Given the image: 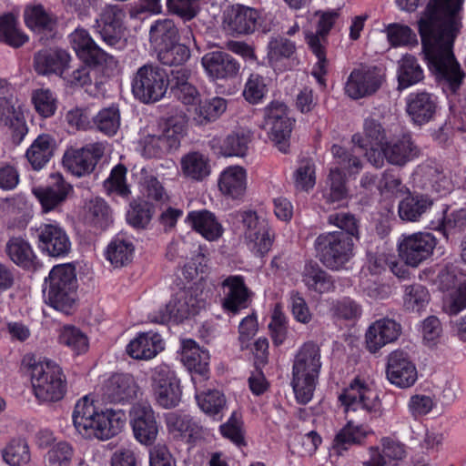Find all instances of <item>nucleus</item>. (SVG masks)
<instances>
[{
	"mask_svg": "<svg viewBox=\"0 0 466 466\" xmlns=\"http://www.w3.org/2000/svg\"><path fill=\"white\" fill-rule=\"evenodd\" d=\"M462 4L463 0H431L418 20L429 70L451 93L459 89L465 76L452 50L461 25Z\"/></svg>",
	"mask_w": 466,
	"mask_h": 466,
	"instance_id": "nucleus-1",
	"label": "nucleus"
},
{
	"mask_svg": "<svg viewBox=\"0 0 466 466\" xmlns=\"http://www.w3.org/2000/svg\"><path fill=\"white\" fill-rule=\"evenodd\" d=\"M76 432L87 440H108L118 434L126 426L127 415L121 409L102 410L94 398L84 396L75 405L72 413Z\"/></svg>",
	"mask_w": 466,
	"mask_h": 466,
	"instance_id": "nucleus-2",
	"label": "nucleus"
},
{
	"mask_svg": "<svg viewBox=\"0 0 466 466\" xmlns=\"http://www.w3.org/2000/svg\"><path fill=\"white\" fill-rule=\"evenodd\" d=\"M27 367L33 392L35 399L42 403H52L61 400L67 389L66 378L62 368L48 359L36 360L27 355L23 360Z\"/></svg>",
	"mask_w": 466,
	"mask_h": 466,
	"instance_id": "nucleus-3",
	"label": "nucleus"
},
{
	"mask_svg": "<svg viewBox=\"0 0 466 466\" xmlns=\"http://www.w3.org/2000/svg\"><path fill=\"white\" fill-rule=\"evenodd\" d=\"M321 366L319 346L312 342L303 344L296 353L292 365L291 385L299 403L307 404L312 400Z\"/></svg>",
	"mask_w": 466,
	"mask_h": 466,
	"instance_id": "nucleus-4",
	"label": "nucleus"
},
{
	"mask_svg": "<svg viewBox=\"0 0 466 466\" xmlns=\"http://www.w3.org/2000/svg\"><path fill=\"white\" fill-rule=\"evenodd\" d=\"M76 287L75 268L70 264L56 265L45 279L44 294L51 307L70 314L76 306Z\"/></svg>",
	"mask_w": 466,
	"mask_h": 466,
	"instance_id": "nucleus-5",
	"label": "nucleus"
},
{
	"mask_svg": "<svg viewBox=\"0 0 466 466\" xmlns=\"http://www.w3.org/2000/svg\"><path fill=\"white\" fill-rule=\"evenodd\" d=\"M331 153L335 159V167L330 168L329 187L325 189L323 197L328 204L337 208L345 206L348 202L344 177L359 173L362 163L353 154L338 145L331 147Z\"/></svg>",
	"mask_w": 466,
	"mask_h": 466,
	"instance_id": "nucleus-6",
	"label": "nucleus"
},
{
	"mask_svg": "<svg viewBox=\"0 0 466 466\" xmlns=\"http://www.w3.org/2000/svg\"><path fill=\"white\" fill-rule=\"evenodd\" d=\"M208 298V292L204 290L202 284H195L177 292L165 308L149 317L150 320L161 324L170 320L183 321L205 309Z\"/></svg>",
	"mask_w": 466,
	"mask_h": 466,
	"instance_id": "nucleus-7",
	"label": "nucleus"
},
{
	"mask_svg": "<svg viewBox=\"0 0 466 466\" xmlns=\"http://www.w3.org/2000/svg\"><path fill=\"white\" fill-rule=\"evenodd\" d=\"M339 401L345 413L363 412L369 420L383 414L380 394L373 384L362 378H355L339 395Z\"/></svg>",
	"mask_w": 466,
	"mask_h": 466,
	"instance_id": "nucleus-8",
	"label": "nucleus"
},
{
	"mask_svg": "<svg viewBox=\"0 0 466 466\" xmlns=\"http://www.w3.org/2000/svg\"><path fill=\"white\" fill-rule=\"evenodd\" d=\"M150 391L155 403L162 409H173L179 405L182 386L176 370L167 364H159L149 370Z\"/></svg>",
	"mask_w": 466,
	"mask_h": 466,
	"instance_id": "nucleus-9",
	"label": "nucleus"
},
{
	"mask_svg": "<svg viewBox=\"0 0 466 466\" xmlns=\"http://www.w3.org/2000/svg\"><path fill=\"white\" fill-rule=\"evenodd\" d=\"M352 238L342 231L323 233L315 240V248L320 261L329 269L345 268L353 257Z\"/></svg>",
	"mask_w": 466,
	"mask_h": 466,
	"instance_id": "nucleus-10",
	"label": "nucleus"
},
{
	"mask_svg": "<svg viewBox=\"0 0 466 466\" xmlns=\"http://www.w3.org/2000/svg\"><path fill=\"white\" fill-rule=\"evenodd\" d=\"M339 15L340 9L317 11L315 13V16L318 18L317 32L306 36L307 43L317 59L312 67L311 75L323 88L326 86L325 76L328 73V61L321 38H324L329 33Z\"/></svg>",
	"mask_w": 466,
	"mask_h": 466,
	"instance_id": "nucleus-11",
	"label": "nucleus"
},
{
	"mask_svg": "<svg viewBox=\"0 0 466 466\" xmlns=\"http://www.w3.org/2000/svg\"><path fill=\"white\" fill-rule=\"evenodd\" d=\"M167 72L157 65L139 67L132 80V92L143 103L159 101L168 88Z\"/></svg>",
	"mask_w": 466,
	"mask_h": 466,
	"instance_id": "nucleus-12",
	"label": "nucleus"
},
{
	"mask_svg": "<svg viewBox=\"0 0 466 466\" xmlns=\"http://www.w3.org/2000/svg\"><path fill=\"white\" fill-rule=\"evenodd\" d=\"M288 106L280 101H273L264 108L263 127L279 151L287 153L293 127Z\"/></svg>",
	"mask_w": 466,
	"mask_h": 466,
	"instance_id": "nucleus-13",
	"label": "nucleus"
},
{
	"mask_svg": "<svg viewBox=\"0 0 466 466\" xmlns=\"http://www.w3.org/2000/svg\"><path fill=\"white\" fill-rule=\"evenodd\" d=\"M238 217L242 223L243 235L248 248L259 256L267 254L272 247L274 237L268 220L252 210L240 211Z\"/></svg>",
	"mask_w": 466,
	"mask_h": 466,
	"instance_id": "nucleus-14",
	"label": "nucleus"
},
{
	"mask_svg": "<svg viewBox=\"0 0 466 466\" xmlns=\"http://www.w3.org/2000/svg\"><path fill=\"white\" fill-rule=\"evenodd\" d=\"M32 230L41 252L50 257L64 258L71 250L70 238L57 221L48 219Z\"/></svg>",
	"mask_w": 466,
	"mask_h": 466,
	"instance_id": "nucleus-15",
	"label": "nucleus"
},
{
	"mask_svg": "<svg viewBox=\"0 0 466 466\" xmlns=\"http://www.w3.org/2000/svg\"><path fill=\"white\" fill-rule=\"evenodd\" d=\"M437 243L436 237L429 232L402 235L398 243L400 258L406 265L417 268L432 256Z\"/></svg>",
	"mask_w": 466,
	"mask_h": 466,
	"instance_id": "nucleus-16",
	"label": "nucleus"
},
{
	"mask_svg": "<svg viewBox=\"0 0 466 466\" xmlns=\"http://www.w3.org/2000/svg\"><path fill=\"white\" fill-rule=\"evenodd\" d=\"M125 11L116 5H106L96 19L95 31L109 46L120 49L125 46Z\"/></svg>",
	"mask_w": 466,
	"mask_h": 466,
	"instance_id": "nucleus-17",
	"label": "nucleus"
},
{
	"mask_svg": "<svg viewBox=\"0 0 466 466\" xmlns=\"http://www.w3.org/2000/svg\"><path fill=\"white\" fill-rule=\"evenodd\" d=\"M7 84L0 79V125L7 127L13 141L20 144L28 132L22 105L12 96H6Z\"/></svg>",
	"mask_w": 466,
	"mask_h": 466,
	"instance_id": "nucleus-18",
	"label": "nucleus"
},
{
	"mask_svg": "<svg viewBox=\"0 0 466 466\" xmlns=\"http://www.w3.org/2000/svg\"><path fill=\"white\" fill-rule=\"evenodd\" d=\"M129 423L135 439L142 445L150 446L156 441L159 426L155 411L147 402L134 404L129 411Z\"/></svg>",
	"mask_w": 466,
	"mask_h": 466,
	"instance_id": "nucleus-19",
	"label": "nucleus"
},
{
	"mask_svg": "<svg viewBox=\"0 0 466 466\" xmlns=\"http://www.w3.org/2000/svg\"><path fill=\"white\" fill-rule=\"evenodd\" d=\"M102 144L94 143L83 147H69L63 156V167L76 177H83L93 171L97 160L102 157Z\"/></svg>",
	"mask_w": 466,
	"mask_h": 466,
	"instance_id": "nucleus-20",
	"label": "nucleus"
},
{
	"mask_svg": "<svg viewBox=\"0 0 466 466\" xmlns=\"http://www.w3.org/2000/svg\"><path fill=\"white\" fill-rule=\"evenodd\" d=\"M386 377L390 384L399 389H409L418 380V370L409 353L394 350L388 357Z\"/></svg>",
	"mask_w": 466,
	"mask_h": 466,
	"instance_id": "nucleus-21",
	"label": "nucleus"
},
{
	"mask_svg": "<svg viewBox=\"0 0 466 466\" xmlns=\"http://www.w3.org/2000/svg\"><path fill=\"white\" fill-rule=\"evenodd\" d=\"M418 155V149L413 145L410 136H402L387 141L378 155L370 157V163L377 167L383 166L384 159L396 166H403Z\"/></svg>",
	"mask_w": 466,
	"mask_h": 466,
	"instance_id": "nucleus-22",
	"label": "nucleus"
},
{
	"mask_svg": "<svg viewBox=\"0 0 466 466\" xmlns=\"http://www.w3.org/2000/svg\"><path fill=\"white\" fill-rule=\"evenodd\" d=\"M180 360L191 373V380L195 386L202 383L209 377V353L200 348L192 339L181 341Z\"/></svg>",
	"mask_w": 466,
	"mask_h": 466,
	"instance_id": "nucleus-23",
	"label": "nucleus"
},
{
	"mask_svg": "<svg viewBox=\"0 0 466 466\" xmlns=\"http://www.w3.org/2000/svg\"><path fill=\"white\" fill-rule=\"evenodd\" d=\"M72 192L73 187L59 173L50 176V182L47 186L33 188V194L40 202L44 213L58 208Z\"/></svg>",
	"mask_w": 466,
	"mask_h": 466,
	"instance_id": "nucleus-24",
	"label": "nucleus"
},
{
	"mask_svg": "<svg viewBox=\"0 0 466 466\" xmlns=\"http://www.w3.org/2000/svg\"><path fill=\"white\" fill-rule=\"evenodd\" d=\"M382 76L376 68L353 69L344 86L345 94L352 99H360L375 93L380 86Z\"/></svg>",
	"mask_w": 466,
	"mask_h": 466,
	"instance_id": "nucleus-25",
	"label": "nucleus"
},
{
	"mask_svg": "<svg viewBox=\"0 0 466 466\" xmlns=\"http://www.w3.org/2000/svg\"><path fill=\"white\" fill-rule=\"evenodd\" d=\"M413 176L414 181L423 189L440 197L447 196L454 188L451 174L444 172L437 165L422 164L417 167Z\"/></svg>",
	"mask_w": 466,
	"mask_h": 466,
	"instance_id": "nucleus-26",
	"label": "nucleus"
},
{
	"mask_svg": "<svg viewBox=\"0 0 466 466\" xmlns=\"http://www.w3.org/2000/svg\"><path fill=\"white\" fill-rule=\"evenodd\" d=\"M201 65L211 81L228 80L235 77L239 71V64L228 53L211 51L201 58Z\"/></svg>",
	"mask_w": 466,
	"mask_h": 466,
	"instance_id": "nucleus-27",
	"label": "nucleus"
},
{
	"mask_svg": "<svg viewBox=\"0 0 466 466\" xmlns=\"http://www.w3.org/2000/svg\"><path fill=\"white\" fill-rule=\"evenodd\" d=\"M221 288L222 307L225 311L235 315L248 307L250 292L242 276H228L222 281Z\"/></svg>",
	"mask_w": 466,
	"mask_h": 466,
	"instance_id": "nucleus-28",
	"label": "nucleus"
},
{
	"mask_svg": "<svg viewBox=\"0 0 466 466\" xmlns=\"http://www.w3.org/2000/svg\"><path fill=\"white\" fill-rule=\"evenodd\" d=\"M400 334V326L391 319H380L371 323L365 333V343L371 353L396 340Z\"/></svg>",
	"mask_w": 466,
	"mask_h": 466,
	"instance_id": "nucleus-29",
	"label": "nucleus"
},
{
	"mask_svg": "<svg viewBox=\"0 0 466 466\" xmlns=\"http://www.w3.org/2000/svg\"><path fill=\"white\" fill-rule=\"evenodd\" d=\"M387 134L381 123L374 118H367L363 126V134H355L352 142L355 146L365 151L368 160L370 157L378 155L380 147L387 143Z\"/></svg>",
	"mask_w": 466,
	"mask_h": 466,
	"instance_id": "nucleus-30",
	"label": "nucleus"
},
{
	"mask_svg": "<svg viewBox=\"0 0 466 466\" xmlns=\"http://www.w3.org/2000/svg\"><path fill=\"white\" fill-rule=\"evenodd\" d=\"M258 19V12L250 7L235 5L224 14L223 25L232 35H244L253 32Z\"/></svg>",
	"mask_w": 466,
	"mask_h": 466,
	"instance_id": "nucleus-31",
	"label": "nucleus"
},
{
	"mask_svg": "<svg viewBox=\"0 0 466 466\" xmlns=\"http://www.w3.org/2000/svg\"><path fill=\"white\" fill-rule=\"evenodd\" d=\"M165 344L161 335L149 330L140 332L126 347V352L134 360H149L164 350Z\"/></svg>",
	"mask_w": 466,
	"mask_h": 466,
	"instance_id": "nucleus-32",
	"label": "nucleus"
},
{
	"mask_svg": "<svg viewBox=\"0 0 466 466\" xmlns=\"http://www.w3.org/2000/svg\"><path fill=\"white\" fill-rule=\"evenodd\" d=\"M437 97L428 92H413L406 98V111L416 125L430 122L437 110Z\"/></svg>",
	"mask_w": 466,
	"mask_h": 466,
	"instance_id": "nucleus-33",
	"label": "nucleus"
},
{
	"mask_svg": "<svg viewBox=\"0 0 466 466\" xmlns=\"http://www.w3.org/2000/svg\"><path fill=\"white\" fill-rule=\"evenodd\" d=\"M70 55L62 49H48L39 51L35 56L34 66L39 75H56L62 78L70 68Z\"/></svg>",
	"mask_w": 466,
	"mask_h": 466,
	"instance_id": "nucleus-34",
	"label": "nucleus"
},
{
	"mask_svg": "<svg viewBox=\"0 0 466 466\" xmlns=\"http://www.w3.org/2000/svg\"><path fill=\"white\" fill-rule=\"evenodd\" d=\"M251 141L248 130L238 129L226 137H215L210 140L211 147L224 157H244Z\"/></svg>",
	"mask_w": 466,
	"mask_h": 466,
	"instance_id": "nucleus-35",
	"label": "nucleus"
},
{
	"mask_svg": "<svg viewBox=\"0 0 466 466\" xmlns=\"http://www.w3.org/2000/svg\"><path fill=\"white\" fill-rule=\"evenodd\" d=\"M218 184L223 196L231 199H240L247 190V171L240 166L228 167L220 173Z\"/></svg>",
	"mask_w": 466,
	"mask_h": 466,
	"instance_id": "nucleus-36",
	"label": "nucleus"
},
{
	"mask_svg": "<svg viewBox=\"0 0 466 466\" xmlns=\"http://www.w3.org/2000/svg\"><path fill=\"white\" fill-rule=\"evenodd\" d=\"M371 434L373 431L370 426L349 420L336 434L332 451L338 455H342L352 445L361 444Z\"/></svg>",
	"mask_w": 466,
	"mask_h": 466,
	"instance_id": "nucleus-37",
	"label": "nucleus"
},
{
	"mask_svg": "<svg viewBox=\"0 0 466 466\" xmlns=\"http://www.w3.org/2000/svg\"><path fill=\"white\" fill-rule=\"evenodd\" d=\"M164 419L167 431L175 439L193 442L201 435V427L187 414L172 411Z\"/></svg>",
	"mask_w": 466,
	"mask_h": 466,
	"instance_id": "nucleus-38",
	"label": "nucleus"
},
{
	"mask_svg": "<svg viewBox=\"0 0 466 466\" xmlns=\"http://www.w3.org/2000/svg\"><path fill=\"white\" fill-rule=\"evenodd\" d=\"M138 387L130 374H115L107 381L106 395L107 399L116 403H124L137 396Z\"/></svg>",
	"mask_w": 466,
	"mask_h": 466,
	"instance_id": "nucleus-39",
	"label": "nucleus"
},
{
	"mask_svg": "<svg viewBox=\"0 0 466 466\" xmlns=\"http://www.w3.org/2000/svg\"><path fill=\"white\" fill-rule=\"evenodd\" d=\"M135 249V238L126 233H120L108 244L106 258L115 267H123L132 261Z\"/></svg>",
	"mask_w": 466,
	"mask_h": 466,
	"instance_id": "nucleus-40",
	"label": "nucleus"
},
{
	"mask_svg": "<svg viewBox=\"0 0 466 466\" xmlns=\"http://www.w3.org/2000/svg\"><path fill=\"white\" fill-rule=\"evenodd\" d=\"M70 43L79 58L86 63H99L105 57V52L83 28H76L70 35Z\"/></svg>",
	"mask_w": 466,
	"mask_h": 466,
	"instance_id": "nucleus-41",
	"label": "nucleus"
},
{
	"mask_svg": "<svg viewBox=\"0 0 466 466\" xmlns=\"http://www.w3.org/2000/svg\"><path fill=\"white\" fill-rule=\"evenodd\" d=\"M56 149L55 139L47 135H39L25 152V157L34 170H41L52 158Z\"/></svg>",
	"mask_w": 466,
	"mask_h": 466,
	"instance_id": "nucleus-42",
	"label": "nucleus"
},
{
	"mask_svg": "<svg viewBox=\"0 0 466 466\" xmlns=\"http://www.w3.org/2000/svg\"><path fill=\"white\" fill-rule=\"evenodd\" d=\"M180 172L187 179L202 181L210 175L209 159L200 152H189L180 159Z\"/></svg>",
	"mask_w": 466,
	"mask_h": 466,
	"instance_id": "nucleus-43",
	"label": "nucleus"
},
{
	"mask_svg": "<svg viewBox=\"0 0 466 466\" xmlns=\"http://www.w3.org/2000/svg\"><path fill=\"white\" fill-rule=\"evenodd\" d=\"M187 222L206 239L212 241L222 234V227L213 213L208 210H196L187 214Z\"/></svg>",
	"mask_w": 466,
	"mask_h": 466,
	"instance_id": "nucleus-44",
	"label": "nucleus"
},
{
	"mask_svg": "<svg viewBox=\"0 0 466 466\" xmlns=\"http://www.w3.org/2000/svg\"><path fill=\"white\" fill-rule=\"evenodd\" d=\"M149 41L156 52L179 41V32L174 21L168 18L156 20L149 29Z\"/></svg>",
	"mask_w": 466,
	"mask_h": 466,
	"instance_id": "nucleus-45",
	"label": "nucleus"
},
{
	"mask_svg": "<svg viewBox=\"0 0 466 466\" xmlns=\"http://www.w3.org/2000/svg\"><path fill=\"white\" fill-rule=\"evenodd\" d=\"M189 76L186 68L172 71V88L176 97L184 105L196 106L200 101V94L188 81Z\"/></svg>",
	"mask_w": 466,
	"mask_h": 466,
	"instance_id": "nucleus-46",
	"label": "nucleus"
},
{
	"mask_svg": "<svg viewBox=\"0 0 466 466\" xmlns=\"http://www.w3.org/2000/svg\"><path fill=\"white\" fill-rule=\"evenodd\" d=\"M227 107V100L219 96L199 101L194 108L192 121L198 126L214 122L226 112Z\"/></svg>",
	"mask_w": 466,
	"mask_h": 466,
	"instance_id": "nucleus-47",
	"label": "nucleus"
},
{
	"mask_svg": "<svg viewBox=\"0 0 466 466\" xmlns=\"http://www.w3.org/2000/svg\"><path fill=\"white\" fill-rule=\"evenodd\" d=\"M432 204V200L428 196L409 195L399 204V216L405 221H419L431 208Z\"/></svg>",
	"mask_w": 466,
	"mask_h": 466,
	"instance_id": "nucleus-48",
	"label": "nucleus"
},
{
	"mask_svg": "<svg viewBox=\"0 0 466 466\" xmlns=\"http://www.w3.org/2000/svg\"><path fill=\"white\" fill-rule=\"evenodd\" d=\"M432 228L441 231L447 238L450 235L464 231L466 229V208H443Z\"/></svg>",
	"mask_w": 466,
	"mask_h": 466,
	"instance_id": "nucleus-49",
	"label": "nucleus"
},
{
	"mask_svg": "<svg viewBox=\"0 0 466 466\" xmlns=\"http://www.w3.org/2000/svg\"><path fill=\"white\" fill-rule=\"evenodd\" d=\"M296 50L295 44L283 37H272L268 45V61L275 70H283Z\"/></svg>",
	"mask_w": 466,
	"mask_h": 466,
	"instance_id": "nucleus-50",
	"label": "nucleus"
},
{
	"mask_svg": "<svg viewBox=\"0 0 466 466\" xmlns=\"http://www.w3.org/2000/svg\"><path fill=\"white\" fill-rule=\"evenodd\" d=\"M57 342L69 349L74 355L85 354L89 349L86 334L73 325H64L58 329Z\"/></svg>",
	"mask_w": 466,
	"mask_h": 466,
	"instance_id": "nucleus-51",
	"label": "nucleus"
},
{
	"mask_svg": "<svg viewBox=\"0 0 466 466\" xmlns=\"http://www.w3.org/2000/svg\"><path fill=\"white\" fill-rule=\"evenodd\" d=\"M302 282L310 291L319 294L332 290L333 282L329 276L315 262L305 264L301 274Z\"/></svg>",
	"mask_w": 466,
	"mask_h": 466,
	"instance_id": "nucleus-52",
	"label": "nucleus"
},
{
	"mask_svg": "<svg viewBox=\"0 0 466 466\" xmlns=\"http://www.w3.org/2000/svg\"><path fill=\"white\" fill-rule=\"evenodd\" d=\"M24 19L26 26L37 34L51 32L56 23L55 15L42 5L26 6L24 11Z\"/></svg>",
	"mask_w": 466,
	"mask_h": 466,
	"instance_id": "nucleus-53",
	"label": "nucleus"
},
{
	"mask_svg": "<svg viewBox=\"0 0 466 466\" xmlns=\"http://www.w3.org/2000/svg\"><path fill=\"white\" fill-rule=\"evenodd\" d=\"M397 77L401 88H408L424 78L422 67L415 56L406 54L398 63Z\"/></svg>",
	"mask_w": 466,
	"mask_h": 466,
	"instance_id": "nucleus-54",
	"label": "nucleus"
},
{
	"mask_svg": "<svg viewBox=\"0 0 466 466\" xmlns=\"http://www.w3.org/2000/svg\"><path fill=\"white\" fill-rule=\"evenodd\" d=\"M6 253L15 264L25 268H31L36 258L30 243L19 237L11 238L8 240Z\"/></svg>",
	"mask_w": 466,
	"mask_h": 466,
	"instance_id": "nucleus-55",
	"label": "nucleus"
},
{
	"mask_svg": "<svg viewBox=\"0 0 466 466\" xmlns=\"http://www.w3.org/2000/svg\"><path fill=\"white\" fill-rule=\"evenodd\" d=\"M27 41V35L19 28L16 15L12 13L0 15V42L19 47Z\"/></svg>",
	"mask_w": 466,
	"mask_h": 466,
	"instance_id": "nucleus-56",
	"label": "nucleus"
},
{
	"mask_svg": "<svg viewBox=\"0 0 466 466\" xmlns=\"http://www.w3.org/2000/svg\"><path fill=\"white\" fill-rule=\"evenodd\" d=\"M384 32L393 47H412L418 45L416 33L407 25L391 23L385 27Z\"/></svg>",
	"mask_w": 466,
	"mask_h": 466,
	"instance_id": "nucleus-57",
	"label": "nucleus"
},
{
	"mask_svg": "<svg viewBox=\"0 0 466 466\" xmlns=\"http://www.w3.org/2000/svg\"><path fill=\"white\" fill-rule=\"evenodd\" d=\"M31 103L40 116L47 118L55 115L58 99L56 93L50 88L40 87L32 91Z\"/></svg>",
	"mask_w": 466,
	"mask_h": 466,
	"instance_id": "nucleus-58",
	"label": "nucleus"
},
{
	"mask_svg": "<svg viewBox=\"0 0 466 466\" xmlns=\"http://www.w3.org/2000/svg\"><path fill=\"white\" fill-rule=\"evenodd\" d=\"M202 383H198L196 389V400L198 407L210 416L218 415L225 407V396L218 390L201 391Z\"/></svg>",
	"mask_w": 466,
	"mask_h": 466,
	"instance_id": "nucleus-59",
	"label": "nucleus"
},
{
	"mask_svg": "<svg viewBox=\"0 0 466 466\" xmlns=\"http://www.w3.org/2000/svg\"><path fill=\"white\" fill-rule=\"evenodd\" d=\"M403 307L410 312H420L429 301L430 294L428 289L420 284L406 286L403 290Z\"/></svg>",
	"mask_w": 466,
	"mask_h": 466,
	"instance_id": "nucleus-60",
	"label": "nucleus"
},
{
	"mask_svg": "<svg viewBox=\"0 0 466 466\" xmlns=\"http://www.w3.org/2000/svg\"><path fill=\"white\" fill-rule=\"evenodd\" d=\"M96 127L106 136H114L120 127V112L116 106L112 105L102 108L94 117Z\"/></svg>",
	"mask_w": 466,
	"mask_h": 466,
	"instance_id": "nucleus-61",
	"label": "nucleus"
},
{
	"mask_svg": "<svg viewBox=\"0 0 466 466\" xmlns=\"http://www.w3.org/2000/svg\"><path fill=\"white\" fill-rule=\"evenodd\" d=\"M2 455L10 466H22L30 461L29 447L23 439L12 440L3 450Z\"/></svg>",
	"mask_w": 466,
	"mask_h": 466,
	"instance_id": "nucleus-62",
	"label": "nucleus"
},
{
	"mask_svg": "<svg viewBox=\"0 0 466 466\" xmlns=\"http://www.w3.org/2000/svg\"><path fill=\"white\" fill-rule=\"evenodd\" d=\"M158 59L167 66L182 65L190 57V51L186 43L180 44L175 41L169 46L157 52Z\"/></svg>",
	"mask_w": 466,
	"mask_h": 466,
	"instance_id": "nucleus-63",
	"label": "nucleus"
},
{
	"mask_svg": "<svg viewBox=\"0 0 466 466\" xmlns=\"http://www.w3.org/2000/svg\"><path fill=\"white\" fill-rule=\"evenodd\" d=\"M74 448L68 442L60 441L52 446L45 456L46 466H70Z\"/></svg>",
	"mask_w": 466,
	"mask_h": 466,
	"instance_id": "nucleus-64",
	"label": "nucleus"
}]
</instances>
